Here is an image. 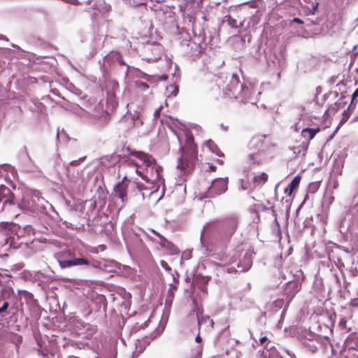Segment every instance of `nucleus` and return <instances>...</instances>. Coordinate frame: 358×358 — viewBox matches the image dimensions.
<instances>
[{"mask_svg":"<svg viewBox=\"0 0 358 358\" xmlns=\"http://www.w3.org/2000/svg\"><path fill=\"white\" fill-rule=\"evenodd\" d=\"M126 150L129 155L141 160L145 166H151L152 170L153 169L155 170L157 177L148 178L145 173L139 170L141 166L134 159L129 157H124L123 160L120 162L117 172L118 177L122 176V180L131 181L130 178L134 173H136L146 182L150 183L159 182L162 179V173L163 168L157 163L155 159L151 155L143 151H136L129 146L126 148Z\"/></svg>","mask_w":358,"mask_h":358,"instance_id":"nucleus-1","label":"nucleus"},{"mask_svg":"<svg viewBox=\"0 0 358 358\" xmlns=\"http://www.w3.org/2000/svg\"><path fill=\"white\" fill-rule=\"evenodd\" d=\"M238 227V220L235 216L227 217L221 220L208 223L205 227L201 238L210 229L216 231L215 238L224 243L229 242L236 233Z\"/></svg>","mask_w":358,"mask_h":358,"instance_id":"nucleus-2","label":"nucleus"},{"mask_svg":"<svg viewBox=\"0 0 358 358\" xmlns=\"http://www.w3.org/2000/svg\"><path fill=\"white\" fill-rule=\"evenodd\" d=\"M182 155L178 159L177 168L185 173L191 172L195 167L197 159V145L192 136L187 138L186 143L181 149Z\"/></svg>","mask_w":358,"mask_h":358,"instance_id":"nucleus-3","label":"nucleus"},{"mask_svg":"<svg viewBox=\"0 0 358 358\" xmlns=\"http://www.w3.org/2000/svg\"><path fill=\"white\" fill-rule=\"evenodd\" d=\"M59 266L62 268H66L75 266L90 264V261L86 258H76L70 250H65L57 252L55 255Z\"/></svg>","mask_w":358,"mask_h":358,"instance_id":"nucleus-4","label":"nucleus"},{"mask_svg":"<svg viewBox=\"0 0 358 358\" xmlns=\"http://www.w3.org/2000/svg\"><path fill=\"white\" fill-rule=\"evenodd\" d=\"M150 322H145L144 324H139L136 323L133 329L132 332H136L141 329L150 328V329L145 333V336L142 338H137L136 342V348H139L140 351H143L150 342L156 338L157 333L155 331V326L150 327Z\"/></svg>","mask_w":358,"mask_h":358,"instance_id":"nucleus-5","label":"nucleus"},{"mask_svg":"<svg viewBox=\"0 0 358 358\" xmlns=\"http://www.w3.org/2000/svg\"><path fill=\"white\" fill-rule=\"evenodd\" d=\"M229 96L235 99H244L246 98L248 88L244 87L243 85L239 81L238 76L233 74L229 85Z\"/></svg>","mask_w":358,"mask_h":358,"instance_id":"nucleus-6","label":"nucleus"},{"mask_svg":"<svg viewBox=\"0 0 358 358\" xmlns=\"http://www.w3.org/2000/svg\"><path fill=\"white\" fill-rule=\"evenodd\" d=\"M40 198L34 194H26L23 196L21 202L19 203V206L24 210L29 212L38 211L39 206L38 202Z\"/></svg>","mask_w":358,"mask_h":358,"instance_id":"nucleus-7","label":"nucleus"},{"mask_svg":"<svg viewBox=\"0 0 358 358\" xmlns=\"http://www.w3.org/2000/svg\"><path fill=\"white\" fill-rule=\"evenodd\" d=\"M266 135H255L249 141L248 147L251 152H260L266 150L268 145Z\"/></svg>","mask_w":358,"mask_h":358,"instance_id":"nucleus-8","label":"nucleus"},{"mask_svg":"<svg viewBox=\"0 0 358 358\" xmlns=\"http://www.w3.org/2000/svg\"><path fill=\"white\" fill-rule=\"evenodd\" d=\"M130 180H121L113 187V195L118 198L122 203L128 199V188Z\"/></svg>","mask_w":358,"mask_h":358,"instance_id":"nucleus-9","label":"nucleus"},{"mask_svg":"<svg viewBox=\"0 0 358 358\" xmlns=\"http://www.w3.org/2000/svg\"><path fill=\"white\" fill-rule=\"evenodd\" d=\"M196 318L198 324V331H200L201 327L204 326V330L210 331L214 328V322L212 319L207 315H203V310L197 308L196 310Z\"/></svg>","mask_w":358,"mask_h":358,"instance_id":"nucleus-10","label":"nucleus"},{"mask_svg":"<svg viewBox=\"0 0 358 358\" xmlns=\"http://www.w3.org/2000/svg\"><path fill=\"white\" fill-rule=\"evenodd\" d=\"M227 189V180L223 178H217L213 181L211 186L208 188V193L213 197L224 193Z\"/></svg>","mask_w":358,"mask_h":358,"instance_id":"nucleus-11","label":"nucleus"},{"mask_svg":"<svg viewBox=\"0 0 358 358\" xmlns=\"http://www.w3.org/2000/svg\"><path fill=\"white\" fill-rule=\"evenodd\" d=\"M14 195L10 189L3 185L0 186V202H3V205L6 203L13 204Z\"/></svg>","mask_w":358,"mask_h":358,"instance_id":"nucleus-12","label":"nucleus"},{"mask_svg":"<svg viewBox=\"0 0 358 358\" xmlns=\"http://www.w3.org/2000/svg\"><path fill=\"white\" fill-rule=\"evenodd\" d=\"M159 244L162 248H164L169 255H176L179 253L178 248L165 238H163L162 241L159 242Z\"/></svg>","mask_w":358,"mask_h":358,"instance_id":"nucleus-13","label":"nucleus"},{"mask_svg":"<svg viewBox=\"0 0 358 358\" xmlns=\"http://www.w3.org/2000/svg\"><path fill=\"white\" fill-rule=\"evenodd\" d=\"M301 181V177L296 176L288 186L285 189V193L287 196H291L293 192L299 187Z\"/></svg>","mask_w":358,"mask_h":358,"instance_id":"nucleus-14","label":"nucleus"},{"mask_svg":"<svg viewBox=\"0 0 358 358\" xmlns=\"http://www.w3.org/2000/svg\"><path fill=\"white\" fill-rule=\"evenodd\" d=\"M320 131V128H305L301 131L302 136L307 139L308 141H310L313 139L315 135Z\"/></svg>","mask_w":358,"mask_h":358,"instance_id":"nucleus-15","label":"nucleus"},{"mask_svg":"<svg viewBox=\"0 0 358 358\" xmlns=\"http://www.w3.org/2000/svg\"><path fill=\"white\" fill-rule=\"evenodd\" d=\"M268 176L266 173L255 176L252 178L253 187H256L264 185L268 180Z\"/></svg>","mask_w":358,"mask_h":358,"instance_id":"nucleus-16","label":"nucleus"},{"mask_svg":"<svg viewBox=\"0 0 358 358\" xmlns=\"http://www.w3.org/2000/svg\"><path fill=\"white\" fill-rule=\"evenodd\" d=\"M248 163L250 165H259L261 162L259 157V153L256 152H252L248 157Z\"/></svg>","mask_w":358,"mask_h":358,"instance_id":"nucleus-17","label":"nucleus"},{"mask_svg":"<svg viewBox=\"0 0 358 358\" xmlns=\"http://www.w3.org/2000/svg\"><path fill=\"white\" fill-rule=\"evenodd\" d=\"M347 356L348 358H358V342L348 348Z\"/></svg>","mask_w":358,"mask_h":358,"instance_id":"nucleus-18","label":"nucleus"},{"mask_svg":"<svg viewBox=\"0 0 358 358\" xmlns=\"http://www.w3.org/2000/svg\"><path fill=\"white\" fill-rule=\"evenodd\" d=\"M288 289H292L293 290L292 292H289L288 295L290 296V299H292L294 295L299 291L300 286L297 282H293L289 284Z\"/></svg>","mask_w":358,"mask_h":358,"instance_id":"nucleus-19","label":"nucleus"},{"mask_svg":"<svg viewBox=\"0 0 358 358\" xmlns=\"http://www.w3.org/2000/svg\"><path fill=\"white\" fill-rule=\"evenodd\" d=\"M206 144V146L209 148V150L211 152L217 154V155H220L219 154V152H220L219 148H217V145L212 140H208Z\"/></svg>","mask_w":358,"mask_h":358,"instance_id":"nucleus-20","label":"nucleus"},{"mask_svg":"<svg viewBox=\"0 0 358 358\" xmlns=\"http://www.w3.org/2000/svg\"><path fill=\"white\" fill-rule=\"evenodd\" d=\"M145 171H146V173L145 175H146L148 178H152V177H157V173L155 171V170L153 169L152 170V166H145Z\"/></svg>","mask_w":358,"mask_h":358,"instance_id":"nucleus-21","label":"nucleus"},{"mask_svg":"<svg viewBox=\"0 0 358 358\" xmlns=\"http://www.w3.org/2000/svg\"><path fill=\"white\" fill-rule=\"evenodd\" d=\"M136 86L138 89L142 91H146L149 89V85L147 83L141 81H136Z\"/></svg>","mask_w":358,"mask_h":358,"instance_id":"nucleus-22","label":"nucleus"},{"mask_svg":"<svg viewBox=\"0 0 358 358\" xmlns=\"http://www.w3.org/2000/svg\"><path fill=\"white\" fill-rule=\"evenodd\" d=\"M320 187V183L318 182H312L308 186V190L310 193H315Z\"/></svg>","mask_w":358,"mask_h":358,"instance_id":"nucleus-23","label":"nucleus"},{"mask_svg":"<svg viewBox=\"0 0 358 358\" xmlns=\"http://www.w3.org/2000/svg\"><path fill=\"white\" fill-rule=\"evenodd\" d=\"M135 183H136V188L138 189V190L139 192H143L144 189H146L143 184L138 182H135Z\"/></svg>","mask_w":358,"mask_h":358,"instance_id":"nucleus-24","label":"nucleus"},{"mask_svg":"<svg viewBox=\"0 0 358 358\" xmlns=\"http://www.w3.org/2000/svg\"><path fill=\"white\" fill-rule=\"evenodd\" d=\"M9 303L8 302L6 301L3 303V306L0 308V313L6 311L7 308H8Z\"/></svg>","mask_w":358,"mask_h":358,"instance_id":"nucleus-25","label":"nucleus"},{"mask_svg":"<svg viewBox=\"0 0 358 358\" xmlns=\"http://www.w3.org/2000/svg\"><path fill=\"white\" fill-rule=\"evenodd\" d=\"M358 96V88L355 90V91L353 92L352 95V101H351V103H352L356 98Z\"/></svg>","mask_w":358,"mask_h":358,"instance_id":"nucleus-26","label":"nucleus"},{"mask_svg":"<svg viewBox=\"0 0 358 358\" xmlns=\"http://www.w3.org/2000/svg\"><path fill=\"white\" fill-rule=\"evenodd\" d=\"M267 337L266 336H263V337H261L259 338V343L261 345L264 344L266 341H267Z\"/></svg>","mask_w":358,"mask_h":358,"instance_id":"nucleus-27","label":"nucleus"},{"mask_svg":"<svg viewBox=\"0 0 358 358\" xmlns=\"http://www.w3.org/2000/svg\"><path fill=\"white\" fill-rule=\"evenodd\" d=\"M293 22H296L298 24H302L303 23V20L299 17H294L293 19Z\"/></svg>","mask_w":358,"mask_h":358,"instance_id":"nucleus-28","label":"nucleus"},{"mask_svg":"<svg viewBox=\"0 0 358 358\" xmlns=\"http://www.w3.org/2000/svg\"><path fill=\"white\" fill-rule=\"evenodd\" d=\"M155 234H156L159 238L160 241H162L163 238H164L163 236H162L159 233L155 231V230L152 231Z\"/></svg>","mask_w":358,"mask_h":358,"instance_id":"nucleus-29","label":"nucleus"},{"mask_svg":"<svg viewBox=\"0 0 358 358\" xmlns=\"http://www.w3.org/2000/svg\"><path fill=\"white\" fill-rule=\"evenodd\" d=\"M78 163H79V161H78V160H73V161H72V162L70 163V164H71V166H77V165L78 164Z\"/></svg>","mask_w":358,"mask_h":358,"instance_id":"nucleus-30","label":"nucleus"},{"mask_svg":"<svg viewBox=\"0 0 358 358\" xmlns=\"http://www.w3.org/2000/svg\"><path fill=\"white\" fill-rule=\"evenodd\" d=\"M160 78L163 80H166L168 78V76L166 75H162L160 76Z\"/></svg>","mask_w":358,"mask_h":358,"instance_id":"nucleus-31","label":"nucleus"},{"mask_svg":"<svg viewBox=\"0 0 358 358\" xmlns=\"http://www.w3.org/2000/svg\"><path fill=\"white\" fill-rule=\"evenodd\" d=\"M209 167H210V170L213 171H215L216 170L215 166H210Z\"/></svg>","mask_w":358,"mask_h":358,"instance_id":"nucleus-32","label":"nucleus"},{"mask_svg":"<svg viewBox=\"0 0 358 358\" xmlns=\"http://www.w3.org/2000/svg\"><path fill=\"white\" fill-rule=\"evenodd\" d=\"M162 265L164 267L165 265H167V263L164 261H162Z\"/></svg>","mask_w":358,"mask_h":358,"instance_id":"nucleus-33","label":"nucleus"},{"mask_svg":"<svg viewBox=\"0 0 358 358\" xmlns=\"http://www.w3.org/2000/svg\"><path fill=\"white\" fill-rule=\"evenodd\" d=\"M252 264V262H251V260L250 259H248V266H250V265Z\"/></svg>","mask_w":358,"mask_h":358,"instance_id":"nucleus-34","label":"nucleus"},{"mask_svg":"<svg viewBox=\"0 0 358 358\" xmlns=\"http://www.w3.org/2000/svg\"><path fill=\"white\" fill-rule=\"evenodd\" d=\"M160 113V108L155 111L156 115H158Z\"/></svg>","mask_w":358,"mask_h":358,"instance_id":"nucleus-35","label":"nucleus"},{"mask_svg":"<svg viewBox=\"0 0 358 358\" xmlns=\"http://www.w3.org/2000/svg\"><path fill=\"white\" fill-rule=\"evenodd\" d=\"M234 22H236V20H234V22H232V23H231V22H230L231 26H233V27H234Z\"/></svg>","mask_w":358,"mask_h":358,"instance_id":"nucleus-36","label":"nucleus"},{"mask_svg":"<svg viewBox=\"0 0 358 358\" xmlns=\"http://www.w3.org/2000/svg\"><path fill=\"white\" fill-rule=\"evenodd\" d=\"M234 22H236V20H234V22H232V23H231V22H230L231 26H233V27H234Z\"/></svg>","mask_w":358,"mask_h":358,"instance_id":"nucleus-37","label":"nucleus"},{"mask_svg":"<svg viewBox=\"0 0 358 358\" xmlns=\"http://www.w3.org/2000/svg\"><path fill=\"white\" fill-rule=\"evenodd\" d=\"M234 22H236V20H234V22H232V23H231V22H230L231 26H233V27H234Z\"/></svg>","mask_w":358,"mask_h":358,"instance_id":"nucleus-38","label":"nucleus"},{"mask_svg":"<svg viewBox=\"0 0 358 358\" xmlns=\"http://www.w3.org/2000/svg\"><path fill=\"white\" fill-rule=\"evenodd\" d=\"M95 358H99L98 357H95Z\"/></svg>","mask_w":358,"mask_h":358,"instance_id":"nucleus-39","label":"nucleus"},{"mask_svg":"<svg viewBox=\"0 0 358 358\" xmlns=\"http://www.w3.org/2000/svg\"><path fill=\"white\" fill-rule=\"evenodd\" d=\"M357 71H358V69H357Z\"/></svg>","mask_w":358,"mask_h":358,"instance_id":"nucleus-40","label":"nucleus"}]
</instances>
